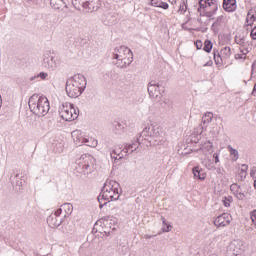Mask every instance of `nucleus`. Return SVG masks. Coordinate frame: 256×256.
<instances>
[{"instance_id":"obj_44","label":"nucleus","mask_w":256,"mask_h":256,"mask_svg":"<svg viewBox=\"0 0 256 256\" xmlns=\"http://www.w3.org/2000/svg\"><path fill=\"white\" fill-rule=\"evenodd\" d=\"M252 39L254 41H256V26L251 30V33H250Z\"/></svg>"},{"instance_id":"obj_53","label":"nucleus","mask_w":256,"mask_h":256,"mask_svg":"<svg viewBox=\"0 0 256 256\" xmlns=\"http://www.w3.org/2000/svg\"><path fill=\"white\" fill-rule=\"evenodd\" d=\"M250 19H251L252 21H255V14L251 15V16H250Z\"/></svg>"},{"instance_id":"obj_1","label":"nucleus","mask_w":256,"mask_h":256,"mask_svg":"<svg viewBox=\"0 0 256 256\" xmlns=\"http://www.w3.org/2000/svg\"><path fill=\"white\" fill-rule=\"evenodd\" d=\"M87 87V79L85 76L78 74L69 78L66 82V93L71 99H77L85 91Z\"/></svg>"},{"instance_id":"obj_28","label":"nucleus","mask_w":256,"mask_h":256,"mask_svg":"<svg viewBox=\"0 0 256 256\" xmlns=\"http://www.w3.org/2000/svg\"><path fill=\"white\" fill-rule=\"evenodd\" d=\"M213 121V113L208 112L202 117V122L204 125H209Z\"/></svg>"},{"instance_id":"obj_5","label":"nucleus","mask_w":256,"mask_h":256,"mask_svg":"<svg viewBox=\"0 0 256 256\" xmlns=\"http://www.w3.org/2000/svg\"><path fill=\"white\" fill-rule=\"evenodd\" d=\"M94 158L91 155L84 154L78 160H76L75 171L80 175H87L91 163H93Z\"/></svg>"},{"instance_id":"obj_41","label":"nucleus","mask_w":256,"mask_h":256,"mask_svg":"<svg viewBox=\"0 0 256 256\" xmlns=\"http://www.w3.org/2000/svg\"><path fill=\"white\" fill-rule=\"evenodd\" d=\"M110 157H111V159H114V163H117V160H118L117 150H113V152L110 153Z\"/></svg>"},{"instance_id":"obj_33","label":"nucleus","mask_w":256,"mask_h":256,"mask_svg":"<svg viewBox=\"0 0 256 256\" xmlns=\"http://www.w3.org/2000/svg\"><path fill=\"white\" fill-rule=\"evenodd\" d=\"M38 77H41L43 80L47 79V77H49V74H47L46 72H40L37 76H34L31 78V81H33L34 79H38Z\"/></svg>"},{"instance_id":"obj_10","label":"nucleus","mask_w":256,"mask_h":256,"mask_svg":"<svg viewBox=\"0 0 256 256\" xmlns=\"http://www.w3.org/2000/svg\"><path fill=\"white\" fill-rule=\"evenodd\" d=\"M42 66L44 69H47V71H55V69H57V62L55 61V57L51 55L44 57Z\"/></svg>"},{"instance_id":"obj_15","label":"nucleus","mask_w":256,"mask_h":256,"mask_svg":"<svg viewBox=\"0 0 256 256\" xmlns=\"http://www.w3.org/2000/svg\"><path fill=\"white\" fill-rule=\"evenodd\" d=\"M47 223H48L49 227H51V229H55V228L61 226V223H63V218H59V217H57V215L51 214L47 218Z\"/></svg>"},{"instance_id":"obj_36","label":"nucleus","mask_w":256,"mask_h":256,"mask_svg":"<svg viewBox=\"0 0 256 256\" xmlns=\"http://www.w3.org/2000/svg\"><path fill=\"white\" fill-rule=\"evenodd\" d=\"M160 9H169V4L167 2H163V1H160V3H158V6Z\"/></svg>"},{"instance_id":"obj_40","label":"nucleus","mask_w":256,"mask_h":256,"mask_svg":"<svg viewBox=\"0 0 256 256\" xmlns=\"http://www.w3.org/2000/svg\"><path fill=\"white\" fill-rule=\"evenodd\" d=\"M250 218L252 220V223H254V225H256V209L253 210L251 213H250Z\"/></svg>"},{"instance_id":"obj_38","label":"nucleus","mask_w":256,"mask_h":256,"mask_svg":"<svg viewBox=\"0 0 256 256\" xmlns=\"http://www.w3.org/2000/svg\"><path fill=\"white\" fill-rule=\"evenodd\" d=\"M221 21H223V16H218L215 20V22L212 24V27H215L217 25H221Z\"/></svg>"},{"instance_id":"obj_59","label":"nucleus","mask_w":256,"mask_h":256,"mask_svg":"<svg viewBox=\"0 0 256 256\" xmlns=\"http://www.w3.org/2000/svg\"><path fill=\"white\" fill-rule=\"evenodd\" d=\"M116 155L119 157V153L116 151Z\"/></svg>"},{"instance_id":"obj_13","label":"nucleus","mask_w":256,"mask_h":256,"mask_svg":"<svg viewBox=\"0 0 256 256\" xmlns=\"http://www.w3.org/2000/svg\"><path fill=\"white\" fill-rule=\"evenodd\" d=\"M161 85L157 81L152 80L148 84V93L150 97H159V88Z\"/></svg>"},{"instance_id":"obj_30","label":"nucleus","mask_w":256,"mask_h":256,"mask_svg":"<svg viewBox=\"0 0 256 256\" xmlns=\"http://www.w3.org/2000/svg\"><path fill=\"white\" fill-rule=\"evenodd\" d=\"M212 50H213V42H211V40H205L203 51H205L206 53H211Z\"/></svg>"},{"instance_id":"obj_22","label":"nucleus","mask_w":256,"mask_h":256,"mask_svg":"<svg viewBox=\"0 0 256 256\" xmlns=\"http://www.w3.org/2000/svg\"><path fill=\"white\" fill-rule=\"evenodd\" d=\"M62 211H64V217H67L73 213V204L71 203H64L61 206Z\"/></svg>"},{"instance_id":"obj_52","label":"nucleus","mask_w":256,"mask_h":256,"mask_svg":"<svg viewBox=\"0 0 256 256\" xmlns=\"http://www.w3.org/2000/svg\"><path fill=\"white\" fill-rule=\"evenodd\" d=\"M169 3H171V5H175V3H177V0H169Z\"/></svg>"},{"instance_id":"obj_35","label":"nucleus","mask_w":256,"mask_h":256,"mask_svg":"<svg viewBox=\"0 0 256 256\" xmlns=\"http://www.w3.org/2000/svg\"><path fill=\"white\" fill-rule=\"evenodd\" d=\"M235 43L237 45H244L245 44V38L244 37H239V36H236L235 37Z\"/></svg>"},{"instance_id":"obj_49","label":"nucleus","mask_w":256,"mask_h":256,"mask_svg":"<svg viewBox=\"0 0 256 256\" xmlns=\"http://www.w3.org/2000/svg\"><path fill=\"white\" fill-rule=\"evenodd\" d=\"M243 55H245V54H235V59H245V57H243Z\"/></svg>"},{"instance_id":"obj_43","label":"nucleus","mask_w":256,"mask_h":256,"mask_svg":"<svg viewBox=\"0 0 256 256\" xmlns=\"http://www.w3.org/2000/svg\"><path fill=\"white\" fill-rule=\"evenodd\" d=\"M161 0H150L152 7H158Z\"/></svg>"},{"instance_id":"obj_8","label":"nucleus","mask_w":256,"mask_h":256,"mask_svg":"<svg viewBox=\"0 0 256 256\" xmlns=\"http://www.w3.org/2000/svg\"><path fill=\"white\" fill-rule=\"evenodd\" d=\"M114 65L120 69H125L133 63V53H129L128 58H112Z\"/></svg>"},{"instance_id":"obj_7","label":"nucleus","mask_w":256,"mask_h":256,"mask_svg":"<svg viewBox=\"0 0 256 256\" xmlns=\"http://www.w3.org/2000/svg\"><path fill=\"white\" fill-rule=\"evenodd\" d=\"M129 53H133L126 46H120L114 49L112 59H129Z\"/></svg>"},{"instance_id":"obj_21","label":"nucleus","mask_w":256,"mask_h":256,"mask_svg":"<svg viewBox=\"0 0 256 256\" xmlns=\"http://www.w3.org/2000/svg\"><path fill=\"white\" fill-rule=\"evenodd\" d=\"M209 1L211 0H199L195 3V8H197V5H199V7L197 8L198 13H201V9H209Z\"/></svg>"},{"instance_id":"obj_12","label":"nucleus","mask_w":256,"mask_h":256,"mask_svg":"<svg viewBox=\"0 0 256 256\" xmlns=\"http://www.w3.org/2000/svg\"><path fill=\"white\" fill-rule=\"evenodd\" d=\"M208 9L210 10L206 11L205 17L211 19V17H213V15H215V13H217L219 10V3L217 0H210L208 3Z\"/></svg>"},{"instance_id":"obj_20","label":"nucleus","mask_w":256,"mask_h":256,"mask_svg":"<svg viewBox=\"0 0 256 256\" xmlns=\"http://www.w3.org/2000/svg\"><path fill=\"white\" fill-rule=\"evenodd\" d=\"M203 171L202 169L199 168V166H195L192 169L194 179H199L200 181H205V173H201Z\"/></svg>"},{"instance_id":"obj_27","label":"nucleus","mask_w":256,"mask_h":256,"mask_svg":"<svg viewBox=\"0 0 256 256\" xmlns=\"http://www.w3.org/2000/svg\"><path fill=\"white\" fill-rule=\"evenodd\" d=\"M161 219L163 223V227H162L163 233H169V231L173 229V226L167 223V220L165 219V217H161Z\"/></svg>"},{"instance_id":"obj_18","label":"nucleus","mask_w":256,"mask_h":256,"mask_svg":"<svg viewBox=\"0 0 256 256\" xmlns=\"http://www.w3.org/2000/svg\"><path fill=\"white\" fill-rule=\"evenodd\" d=\"M235 189H236V193H235L236 198L239 199V201H244L245 197L247 196L245 195V193L241 191V186H239L236 183L232 184L230 186V191H235Z\"/></svg>"},{"instance_id":"obj_55","label":"nucleus","mask_w":256,"mask_h":256,"mask_svg":"<svg viewBox=\"0 0 256 256\" xmlns=\"http://www.w3.org/2000/svg\"><path fill=\"white\" fill-rule=\"evenodd\" d=\"M255 92H256V87L254 86L253 91H252V95L255 94Z\"/></svg>"},{"instance_id":"obj_4","label":"nucleus","mask_w":256,"mask_h":256,"mask_svg":"<svg viewBox=\"0 0 256 256\" xmlns=\"http://www.w3.org/2000/svg\"><path fill=\"white\" fill-rule=\"evenodd\" d=\"M59 115L64 121H75L79 117V109H75L71 103H65L60 107Z\"/></svg>"},{"instance_id":"obj_9","label":"nucleus","mask_w":256,"mask_h":256,"mask_svg":"<svg viewBox=\"0 0 256 256\" xmlns=\"http://www.w3.org/2000/svg\"><path fill=\"white\" fill-rule=\"evenodd\" d=\"M139 137L140 139H147V137L155 139L159 137V128L155 129L153 126L145 127Z\"/></svg>"},{"instance_id":"obj_61","label":"nucleus","mask_w":256,"mask_h":256,"mask_svg":"<svg viewBox=\"0 0 256 256\" xmlns=\"http://www.w3.org/2000/svg\"><path fill=\"white\" fill-rule=\"evenodd\" d=\"M255 87H256V83H255Z\"/></svg>"},{"instance_id":"obj_54","label":"nucleus","mask_w":256,"mask_h":256,"mask_svg":"<svg viewBox=\"0 0 256 256\" xmlns=\"http://www.w3.org/2000/svg\"><path fill=\"white\" fill-rule=\"evenodd\" d=\"M2 105H3V99L1 98V95H0V109Z\"/></svg>"},{"instance_id":"obj_31","label":"nucleus","mask_w":256,"mask_h":256,"mask_svg":"<svg viewBox=\"0 0 256 256\" xmlns=\"http://www.w3.org/2000/svg\"><path fill=\"white\" fill-rule=\"evenodd\" d=\"M92 141L91 143H89ZM82 143L87 145L88 147H97V140H94L93 138L87 139V138H82Z\"/></svg>"},{"instance_id":"obj_56","label":"nucleus","mask_w":256,"mask_h":256,"mask_svg":"<svg viewBox=\"0 0 256 256\" xmlns=\"http://www.w3.org/2000/svg\"><path fill=\"white\" fill-rule=\"evenodd\" d=\"M104 233H105L106 235H109V232H107V231H104Z\"/></svg>"},{"instance_id":"obj_23","label":"nucleus","mask_w":256,"mask_h":256,"mask_svg":"<svg viewBox=\"0 0 256 256\" xmlns=\"http://www.w3.org/2000/svg\"><path fill=\"white\" fill-rule=\"evenodd\" d=\"M87 1L88 0H72V5L77 11H81V8L83 9L87 4Z\"/></svg>"},{"instance_id":"obj_11","label":"nucleus","mask_w":256,"mask_h":256,"mask_svg":"<svg viewBox=\"0 0 256 256\" xmlns=\"http://www.w3.org/2000/svg\"><path fill=\"white\" fill-rule=\"evenodd\" d=\"M231 223L229 220V214L223 213L214 220L215 227H227Z\"/></svg>"},{"instance_id":"obj_58","label":"nucleus","mask_w":256,"mask_h":256,"mask_svg":"<svg viewBox=\"0 0 256 256\" xmlns=\"http://www.w3.org/2000/svg\"><path fill=\"white\" fill-rule=\"evenodd\" d=\"M75 133H77V131H74V132L72 133V135H75Z\"/></svg>"},{"instance_id":"obj_57","label":"nucleus","mask_w":256,"mask_h":256,"mask_svg":"<svg viewBox=\"0 0 256 256\" xmlns=\"http://www.w3.org/2000/svg\"><path fill=\"white\" fill-rule=\"evenodd\" d=\"M146 239H151V236H146Z\"/></svg>"},{"instance_id":"obj_19","label":"nucleus","mask_w":256,"mask_h":256,"mask_svg":"<svg viewBox=\"0 0 256 256\" xmlns=\"http://www.w3.org/2000/svg\"><path fill=\"white\" fill-rule=\"evenodd\" d=\"M50 6L52 9L59 10L67 7V4L63 0H50Z\"/></svg>"},{"instance_id":"obj_6","label":"nucleus","mask_w":256,"mask_h":256,"mask_svg":"<svg viewBox=\"0 0 256 256\" xmlns=\"http://www.w3.org/2000/svg\"><path fill=\"white\" fill-rule=\"evenodd\" d=\"M213 57L216 65H221L223 63V59H229L231 57V47L226 46L219 50L213 49Z\"/></svg>"},{"instance_id":"obj_45","label":"nucleus","mask_w":256,"mask_h":256,"mask_svg":"<svg viewBox=\"0 0 256 256\" xmlns=\"http://www.w3.org/2000/svg\"><path fill=\"white\" fill-rule=\"evenodd\" d=\"M195 45L196 49H201L203 47V42L201 40H197Z\"/></svg>"},{"instance_id":"obj_26","label":"nucleus","mask_w":256,"mask_h":256,"mask_svg":"<svg viewBox=\"0 0 256 256\" xmlns=\"http://www.w3.org/2000/svg\"><path fill=\"white\" fill-rule=\"evenodd\" d=\"M114 127L116 131H118V133L121 134L125 131V129H127V124L125 122H116L114 124Z\"/></svg>"},{"instance_id":"obj_25","label":"nucleus","mask_w":256,"mask_h":256,"mask_svg":"<svg viewBox=\"0 0 256 256\" xmlns=\"http://www.w3.org/2000/svg\"><path fill=\"white\" fill-rule=\"evenodd\" d=\"M201 149L203 150L204 153H213V143L211 141L205 142Z\"/></svg>"},{"instance_id":"obj_60","label":"nucleus","mask_w":256,"mask_h":256,"mask_svg":"<svg viewBox=\"0 0 256 256\" xmlns=\"http://www.w3.org/2000/svg\"><path fill=\"white\" fill-rule=\"evenodd\" d=\"M118 159H123V156H120Z\"/></svg>"},{"instance_id":"obj_48","label":"nucleus","mask_w":256,"mask_h":256,"mask_svg":"<svg viewBox=\"0 0 256 256\" xmlns=\"http://www.w3.org/2000/svg\"><path fill=\"white\" fill-rule=\"evenodd\" d=\"M213 158L215 159V163H219V153H214Z\"/></svg>"},{"instance_id":"obj_50","label":"nucleus","mask_w":256,"mask_h":256,"mask_svg":"<svg viewBox=\"0 0 256 256\" xmlns=\"http://www.w3.org/2000/svg\"><path fill=\"white\" fill-rule=\"evenodd\" d=\"M222 171H223V170H221V168H217V169H216V172H217L218 175H222Z\"/></svg>"},{"instance_id":"obj_34","label":"nucleus","mask_w":256,"mask_h":256,"mask_svg":"<svg viewBox=\"0 0 256 256\" xmlns=\"http://www.w3.org/2000/svg\"><path fill=\"white\" fill-rule=\"evenodd\" d=\"M98 201H99L100 209H103V207H105V205H107V203H109L108 200H106V202L103 203L104 200H103L101 194L98 196Z\"/></svg>"},{"instance_id":"obj_46","label":"nucleus","mask_w":256,"mask_h":256,"mask_svg":"<svg viewBox=\"0 0 256 256\" xmlns=\"http://www.w3.org/2000/svg\"><path fill=\"white\" fill-rule=\"evenodd\" d=\"M255 174H256V166H253L250 170V176L251 177H255Z\"/></svg>"},{"instance_id":"obj_14","label":"nucleus","mask_w":256,"mask_h":256,"mask_svg":"<svg viewBox=\"0 0 256 256\" xmlns=\"http://www.w3.org/2000/svg\"><path fill=\"white\" fill-rule=\"evenodd\" d=\"M84 11L86 13H93L99 10V0H87L86 5H84Z\"/></svg>"},{"instance_id":"obj_24","label":"nucleus","mask_w":256,"mask_h":256,"mask_svg":"<svg viewBox=\"0 0 256 256\" xmlns=\"http://www.w3.org/2000/svg\"><path fill=\"white\" fill-rule=\"evenodd\" d=\"M139 145H141V137L136 138L135 142H133L132 144H129L126 147V153H127V151H129V149H133L132 153H133V151H137V149L139 148Z\"/></svg>"},{"instance_id":"obj_37","label":"nucleus","mask_w":256,"mask_h":256,"mask_svg":"<svg viewBox=\"0 0 256 256\" xmlns=\"http://www.w3.org/2000/svg\"><path fill=\"white\" fill-rule=\"evenodd\" d=\"M180 13L185 14L187 12V4L183 2V4L180 5L179 10Z\"/></svg>"},{"instance_id":"obj_16","label":"nucleus","mask_w":256,"mask_h":256,"mask_svg":"<svg viewBox=\"0 0 256 256\" xmlns=\"http://www.w3.org/2000/svg\"><path fill=\"white\" fill-rule=\"evenodd\" d=\"M23 176H21L19 173H15L14 176H10V181L12 183V186L17 190H21V187H23Z\"/></svg>"},{"instance_id":"obj_2","label":"nucleus","mask_w":256,"mask_h":256,"mask_svg":"<svg viewBox=\"0 0 256 256\" xmlns=\"http://www.w3.org/2000/svg\"><path fill=\"white\" fill-rule=\"evenodd\" d=\"M29 109L38 117H45L47 113H49V109L51 106L49 104V99L45 96H39L37 94H33L28 101Z\"/></svg>"},{"instance_id":"obj_17","label":"nucleus","mask_w":256,"mask_h":256,"mask_svg":"<svg viewBox=\"0 0 256 256\" xmlns=\"http://www.w3.org/2000/svg\"><path fill=\"white\" fill-rule=\"evenodd\" d=\"M223 9L227 13H233L237 9V0H224Z\"/></svg>"},{"instance_id":"obj_32","label":"nucleus","mask_w":256,"mask_h":256,"mask_svg":"<svg viewBox=\"0 0 256 256\" xmlns=\"http://www.w3.org/2000/svg\"><path fill=\"white\" fill-rule=\"evenodd\" d=\"M249 169V166L247 164H242V168H241V172H240V175L241 177H247V170Z\"/></svg>"},{"instance_id":"obj_29","label":"nucleus","mask_w":256,"mask_h":256,"mask_svg":"<svg viewBox=\"0 0 256 256\" xmlns=\"http://www.w3.org/2000/svg\"><path fill=\"white\" fill-rule=\"evenodd\" d=\"M228 151L230 153V155H232V161H237V159H239V151H237V149L232 148L231 145L228 146Z\"/></svg>"},{"instance_id":"obj_39","label":"nucleus","mask_w":256,"mask_h":256,"mask_svg":"<svg viewBox=\"0 0 256 256\" xmlns=\"http://www.w3.org/2000/svg\"><path fill=\"white\" fill-rule=\"evenodd\" d=\"M223 205H224V207H231V200L227 197H224Z\"/></svg>"},{"instance_id":"obj_3","label":"nucleus","mask_w":256,"mask_h":256,"mask_svg":"<svg viewBox=\"0 0 256 256\" xmlns=\"http://www.w3.org/2000/svg\"><path fill=\"white\" fill-rule=\"evenodd\" d=\"M119 189L121 188L119 186V183H117L116 181H106L101 190L100 197H102L104 201H108V203H111V201H118L119 197H121Z\"/></svg>"},{"instance_id":"obj_42","label":"nucleus","mask_w":256,"mask_h":256,"mask_svg":"<svg viewBox=\"0 0 256 256\" xmlns=\"http://www.w3.org/2000/svg\"><path fill=\"white\" fill-rule=\"evenodd\" d=\"M61 213H63V209L60 207L52 215H56V217L61 218Z\"/></svg>"},{"instance_id":"obj_47","label":"nucleus","mask_w":256,"mask_h":256,"mask_svg":"<svg viewBox=\"0 0 256 256\" xmlns=\"http://www.w3.org/2000/svg\"><path fill=\"white\" fill-rule=\"evenodd\" d=\"M213 65V60H209L208 62H206L203 67H211Z\"/></svg>"},{"instance_id":"obj_51","label":"nucleus","mask_w":256,"mask_h":256,"mask_svg":"<svg viewBox=\"0 0 256 256\" xmlns=\"http://www.w3.org/2000/svg\"><path fill=\"white\" fill-rule=\"evenodd\" d=\"M252 71H256V62L252 64Z\"/></svg>"}]
</instances>
